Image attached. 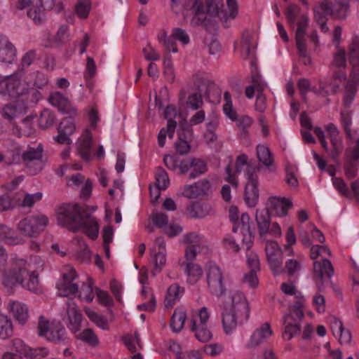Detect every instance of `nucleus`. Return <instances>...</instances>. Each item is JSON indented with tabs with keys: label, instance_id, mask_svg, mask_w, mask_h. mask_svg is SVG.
<instances>
[{
	"label": "nucleus",
	"instance_id": "f257e3e1",
	"mask_svg": "<svg viewBox=\"0 0 359 359\" xmlns=\"http://www.w3.org/2000/svg\"><path fill=\"white\" fill-rule=\"evenodd\" d=\"M222 325L226 334L232 332L240 323L247 321L250 317V306L243 292L236 291L231 297V304H224L222 313Z\"/></svg>",
	"mask_w": 359,
	"mask_h": 359
},
{
	"label": "nucleus",
	"instance_id": "f03ea898",
	"mask_svg": "<svg viewBox=\"0 0 359 359\" xmlns=\"http://www.w3.org/2000/svg\"><path fill=\"white\" fill-rule=\"evenodd\" d=\"M55 214L57 224L72 232L79 231L83 224V219L90 217L89 207L77 203L60 205L57 208Z\"/></svg>",
	"mask_w": 359,
	"mask_h": 359
},
{
	"label": "nucleus",
	"instance_id": "7ed1b4c3",
	"mask_svg": "<svg viewBox=\"0 0 359 359\" xmlns=\"http://www.w3.org/2000/svg\"><path fill=\"white\" fill-rule=\"evenodd\" d=\"M53 9L56 13H60L64 9L63 3L62 1L56 3L55 0H36L34 7L28 9L27 15L36 25H40L46 20V11Z\"/></svg>",
	"mask_w": 359,
	"mask_h": 359
},
{
	"label": "nucleus",
	"instance_id": "20e7f679",
	"mask_svg": "<svg viewBox=\"0 0 359 359\" xmlns=\"http://www.w3.org/2000/svg\"><path fill=\"white\" fill-rule=\"evenodd\" d=\"M207 283L211 294L220 297L225 294L226 288L223 272L217 265L211 262L208 264Z\"/></svg>",
	"mask_w": 359,
	"mask_h": 359
},
{
	"label": "nucleus",
	"instance_id": "39448f33",
	"mask_svg": "<svg viewBox=\"0 0 359 359\" xmlns=\"http://www.w3.org/2000/svg\"><path fill=\"white\" fill-rule=\"evenodd\" d=\"M48 223V219L46 215L29 216L19 222L18 229L25 236L34 237L41 233Z\"/></svg>",
	"mask_w": 359,
	"mask_h": 359
},
{
	"label": "nucleus",
	"instance_id": "423d86ee",
	"mask_svg": "<svg viewBox=\"0 0 359 359\" xmlns=\"http://www.w3.org/2000/svg\"><path fill=\"white\" fill-rule=\"evenodd\" d=\"M29 276V271L20 264H15L11 269L3 273V284L9 289H13L18 285L25 287V280Z\"/></svg>",
	"mask_w": 359,
	"mask_h": 359
},
{
	"label": "nucleus",
	"instance_id": "0eeeda50",
	"mask_svg": "<svg viewBox=\"0 0 359 359\" xmlns=\"http://www.w3.org/2000/svg\"><path fill=\"white\" fill-rule=\"evenodd\" d=\"M211 194V184L207 179H203L192 185H185L183 190V195L188 198H207Z\"/></svg>",
	"mask_w": 359,
	"mask_h": 359
},
{
	"label": "nucleus",
	"instance_id": "6e6552de",
	"mask_svg": "<svg viewBox=\"0 0 359 359\" xmlns=\"http://www.w3.org/2000/svg\"><path fill=\"white\" fill-rule=\"evenodd\" d=\"M334 267L331 262L327 259H323L322 262L315 261L313 262V276L315 278L318 279V290L319 292H324V276L328 278L334 275Z\"/></svg>",
	"mask_w": 359,
	"mask_h": 359
},
{
	"label": "nucleus",
	"instance_id": "1a4fd4ad",
	"mask_svg": "<svg viewBox=\"0 0 359 359\" xmlns=\"http://www.w3.org/2000/svg\"><path fill=\"white\" fill-rule=\"evenodd\" d=\"M348 58L352 66L351 78L355 84H359V36H355L348 46Z\"/></svg>",
	"mask_w": 359,
	"mask_h": 359
},
{
	"label": "nucleus",
	"instance_id": "9d476101",
	"mask_svg": "<svg viewBox=\"0 0 359 359\" xmlns=\"http://www.w3.org/2000/svg\"><path fill=\"white\" fill-rule=\"evenodd\" d=\"M49 102L54 106L57 107L62 113L69 114V117L65 118H71L76 115V109L72 105L70 101L60 92H55L50 95Z\"/></svg>",
	"mask_w": 359,
	"mask_h": 359
},
{
	"label": "nucleus",
	"instance_id": "9b49d317",
	"mask_svg": "<svg viewBox=\"0 0 359 359\" xmlns=\"http://www.w3.org/2000/svg\"><path fill=\"white\" fill-rule=\"evenodd\" d=\"M292 206V202L290 199L285 197L272 196L269 198L265 208L268 209L270 213L273 210L278 216L285 217L287 215L288 210Z\"/></svg>",
	"mask_w": 359,
	"mask_h": 359
},
{
	"label": "nucleus",
	"instance_id": "f8f14e48",
	"mask_svg": "<svg viewBox=\"0 0 359 359\" xmlns=\"http://www.w3.org/2000/svg\"><path fill=\"white\" fill-rule=\"evenodd\" d=\"M58 135L54 137V140L60 144H71L69 136L75 130V126L71 118H63L57 126Z\"/></svg>",
	"mask_w": 359,
	"mask_h": 359
},
{
	"label": "nucleus",
	"instance_id": "ddd939ff",
	"mask_svg": "<svg viewBox=\"0 0 359 359\" xmlns=\"http://www.w3.org/2000/svg\"><path fill=\"white\" fill-rule=\"evenodd\" d=\"M205 14L204 5L200 4L194 11V15L191 20V25L193 27L201 25L208 32H211L215 27V22L211 18L203 16Z\"/></svg>",
	"mask_w": 359,
	"mask_h": 359
},
{
	"label": "nucleus",
	"instance_id": "4468645a",
	"mask_svg": "<svg viewBox=\"0 0 359 359\" xmlns=\"http://www.w3.org/2000/svg\"><path fill=\"white\" fill-rule=\"evenodd\" d=\"M259 181H257L256 177H251V180H248L245 184L244 199L246 204L250 207L254 208L257 205L259 191L258 189Z\"/></svg>",
	"mask_w": 359,
	"mask_h": 359
},
{
	"label": "nucleus",
	"instance_id": "2eb2a0df",
	"mask_svg": "<svg viewBox=\"0 0 359 359\" xmlns=\"http://www.w3.org/2000/svg\"><path fill=\"white\" fill-rule=\"evenodd\" d=\"M240 227L243 236V242L246 245V250H249L253 243L255 233L251 228L250 217L247 212H243L240 218Z\"/></svg>",
	"mask_w": 359,
	"mask_h": 359
},
{
	"label": "nucleus",
	"instance_id": "dca6fc26",
	"mask_svg": "<svg viewBox=\"0 0 359 359\" xmlns=\"http://www.w3.org/2000/svg\"><path fill=\"white\" fill-rule=\"evenodd\" d=\"M29 84L20 80L9 78L8 79L7 95L11 98H17L18 100L26 95Z\"/></svg>",
	"mask_w": 359,
	"mask_h": 359
},
{
	"label": "nucleus",
	"instance_id": "f3484780",
	"mask_svg": "<svg viewBox=\"0 0 359 359\" xmlns=\"http://www.w3.org/2000/svg\"><path fill=\"white\" fill-rule=\"evenodd\" d=\"M72 304L74 305L73 302L67 303V313L69 319L67 327L71 331L76 333L81 330L83 316L76 306H72Z\"/></svg>",
	"mask_w": 359,
	"mask_h": 359
},
{
	"label": "nucleus",
	"instance_id": "a211bd4d",
	"mask_svg": "<svg viewBox=\"0 0 359 359\" xmlns=\"http://www.w3.org/2000/svg\"><path fill=\"white\" fill-rule=\"evenodd\" d=\"M283 325L285 330L284 336H287V340L292 337L299 336L301 333V325L299 322L294 318V316L289 313L283 316Z\"/></svg>",
	"mask_w": 359,
	"mask_h": 359
},
{
	"label": "nucleus",
	"instance_id": "6ab92c4d",
	"mask_svg": "<svg viewBox=\"0 0 359 359\" xmlns=\"http://www.w3.org/2000/svg\"><path fill=\"white\" fill-rule=\"evenodd\" d=\"M255 221L257 225L258 232L261 237L268 234L271 226V213L265 208L262 210H257Z\"/></svg>",
	"mask_w": 359,
	"mask_h": 359
},
{
	"label": "nucleus",
	"instance_id": "aec40b11",
	"mask_svg": "<svg viewBox=\"0 0 359 359\" xmlns=\"http://www.w3.org/2000/svg\"><path fill=\"white\" fill-rule=\"evenodd\" d=\"M272 334L273 331L271 329L270 324L269 323H264L260 328L254 332L248 346L251 348L257 347Z\"/></svg>",
	"mask_w": 359,
	"mask_h": 359
},
{
	"label": "nucleus",
	"instance_id": "412c9836",
	"mask_svg": "<svg viewBox=\"0 0 359 359\" xmlns=\"http://www.w3.org/2000/svg\"><path fill=\"white\" fill-rule=\"evenodd\" d=\"M190 217L194 219H202L210 215L212 212V206L205 202L195 201L187 208Z\"/></svg>",
	"mask_w": 359,
	"mask_h": 359
},
{
	"label": "nucleus",
	"instance_id": "4be33fe9",
	"mask_svg": "<svg viewBox=\"0 0 359 359\" xmlns=\"http://www.w3.org/2000/svg\"><path fill=\"white\" fill-rule=\"evenodd\" d=\"M82 137L78 142L77 151L83 160L89 162L91 160L92 134L89 130L86 129Z\"/></svg>",
	"mask_w": 359,
	"mask_h": 359
},
{
	"label": "nucleus",
	"instance_id": "5701e85b",
	"mask_svg": "<svg viewBox=\"0 0 359 359\" xmlns=\"http://www.w3.org/2000/svg\"><path fill=\"white\" fill-rule=\"evenodd\" d=\"M257 157L259 163L268 168L271 172H274V159L269 148L266 145L259 144L257 147Z\"/></svg>",
	"mask_w": 359,
	"mask_h": 359
},
{
	"label": "nucleus",
	"instance_id": "b1692460",
	"mask_svg": "<svg viewBox=\"0 0 359 359\" xmlns=\"http://www.w3.org/2000/svg\"><path fill=\"white\" fill-rule=\"evenodd\" d=\"M47 339L56 344H67L69 341L65 327L60 323L50 327Z\"/></svg>",
	"mask_w": 359,
	"mask_h": 359
},
{
	"label": "nucleus",
	"instance_id": "393cba45",
	"mask_svg": "<svg viewBox=\"0 0 359 359\" xmlns=\"http://www.w3.org/2000/svg\"><path fill=\"white\" fill-rule=\"evenodd\" d=\"M9 309L20 324L23 325L26 323L29 317L27 305L19 302H11L9 303Z\"/></svg>",
	"mask_w": 359,
	"mask_h": 359
},
{
	"label": "nucleus",
	"instance_id": "a878e982",
	"mask_svg": "<svg viewBox=\"0 0 359 359\" xmlns=\"http://www.w3.org/2000/svg\"><path fill=\"white\" fill-rule=\"evenodd\" d=\"M27 109V107L24 102H21L20 100H17L15 103L6 104L3 108V116L5 118L12 120L17 114L25 113Z\"/></svg>",
	"mask_w": 359,
	"mask_h": 359
},
{
	"label": "nucleus",
	"instance_id": "bb28decb",
	"mask_svg": "<svg viewBox=\"0 0 359 359\" xmlns=\"http://www.w3.org/2000/svg\"><path fill=\"white\" fill-rule=\"evenodd\" d=\"M0 240L10 245H19L22 239L15 235V231L6 225L0 224Z\"/></svg>",
	"mask_w": 359,
	"mask_h": 359
},
{
	"label": "nucleus",
	"instance_id": "cd10ccee",
	"mask_svg": "<svg viewBox=\"0 0 359 359\" xmlns=\"http://www.w3.org/2000/svg\"><path fill=\"white\" fill-rule=\"evenodd\" d=\"M191 331L195 332L196 338L201 342L205 343L212 338V332L207 328L206 325H196L195 318L191 320Z\"/></svg>",
	"mask_w": 359,
	"mask_h": 359
},
{
	"label": "nucleus",
	"instance_id": "c85d7f7f",
	"mask_svg": "<svg viewBox=\"0 0 359 359\" xmlns=\"http://www.w3.org/2000/svg\"><path fill=\"white\" fill-rule=\"evenodd\" d=\"M181 265L185 266L184 273L191 284L196 283L203 276V271L200 265L193 262H183Z\"/></svg>",
	"mask_w": 359,
	"mask_h": 359
},
{
	"label": "nucleus",
	"instance_id": "c756f323",
	"mask_svg": "<svg viewBox=\"0 0 359 359\" xmlns=\"http://www.w3.org/2000/svg\"><path fill=\"white\" fill-rule=\"evenodd\" d=\"M83 222L81 229H83L84 233L92 240L97 239L99 234V224L96 219L90 215L89 218L83 219Z\"/></svg>",
	"mask_w": 359,
	"mask_h": 359
},
{
	"label": "nucleus",
	"instance_id": "7c9ffc66",
	"mask_svg": "<svg viewBox=\"0 0 359 359\" xmlns=\"http://www.w3.org/2000/svg\"><path fill=\"white\" fill-rule=\"evenodd\" d=\"M187 318L186 312L180 309H175L170 321V327L175 333L180 332L184 325Z\"/></svg>",
	"mask_w": 359,
	"mask_h": 359
},
{
	"label": "nucleus",
	"instance_id": "2f4dec72",
	"mask_svg": "<svg viewBox=\"0 0 359 359\" xmlns=\"http://www.w3.org/2000/svg\"><path fill=\"white\" fill-rule=\"evenodd\" d=\"M13 335V327L11 319L4 314H0V339L6 340Z\"/></svg>",
	"mask_w": 359,
	"mask_h": 359
},
{
	"label": "nucleus",
	"instance_id": "473e14b6",
	"mask_svg": "<svg viewBox=\"0 0 359 359\" xmlns=\"http://www.w3.org/2000/svg\"><path fill=\"white\" fill-rule=\"evenodd\" d=\"M16 48L11 42L7 43L0 48V61L12 63L16 57Z\"/></svg>",
	"mask_w": 359,
	"mask_h": 359
},
{
	"label": "nucleus",
	"instance_id": "72a5a7b5",
	"mask_svg": "<svg viewBox=\"0 0 359 359\" xmlns=\"http://www.w3.org/2000/svg\"><path fill=\"white\" fill-rule=\"evenodd\" d=\"M331 4L328 0H324L319 7L314 8V18L317 23L327 20L326 17L330 14Z\"/></svg>",
	"mask_w": 359,
	"mask_h": 359
},
{
	"label": "nucleus",
	"instance_id": "f704fd0d",
	"mask_svg": "<svg viewBox=\"0 0 359 359\" xmlns=\"http://www.w3.org/2000/svg\"><path fill=\"white\" fill-rule=\"evenodd\" d=\"M56 117L55 114L53 111H50L49 109H45L41 111L39 116V127L43 130L49 128L51 126H53Z\"/></svg>",
	"mask_w": 359,
	"mask_h": 359
},
{
	"label": "nucleus",
	"instance_id": "c9c22d12",
	"mask_svg": "<svg viewBox=\"0 0 359 359\" xmlns=\"http://www.w3.org/2000/svg\"><path fill=\"white\" fill-rule=\"evenodd\" d=\"M76 337L93 347L97 346L99 344L97 335L94 331L90 328L85 329L79 334L76 335Z\"/></svg>",
	"mask_w": 359,
	"mask_h": 359
},
{
	"label": "nucleus",
	"instance_id": "e433bc0d",
	"mask_svg": "<svg viewBox=\"0 0 359 359\" xmlns=\"http://www.w3.org/2000/svg\"><path fill=\"white\" fill-rule=\"evenodd\" d=\"M191 168L192 170L189 175V179H194L199 175L204 174L208 170L205 162L203 160L197 158H193V166Z\"/></svg>",
	"mask_w": 359,
	"mask_h": 359
},
{
	"label": "nucleus",
	"instance_id": "4c0bfd02",
	"mask_svg": "<svg viewBox=\"0 0 359 359\" xmlns=\"http://www.w3.org/2000/svg\"><path fill=\"white\" fill-rule=\"evenodd\" d=\"M180 289L181 287L178 284H172L168 287L165 299V307L170 308L173 306L175 300L179 298Z\"/></svg>",
	"mask_w": 359,
	"mask_h": 359
},
{
	"label": "nucleus",
	"instance_id": "58836bf2",
	"mask_svg": "<svg viewBox=\"0 0 359 359\" xmlns=\"http://www.w3.org/2000/svg\"><path fill=\"white\" fill-rule=\"evenodd\" d=\"M43 146L39 144L36 149L29 147V149L22 154L23 161H41Z\"/></svg>",
	"mask_w": 359,
	"mask_h": 359
},
{
	"label": "nucleus",
	"instance_id": "ea45409f",
	"mask_svg": "<svg viewBox=\"0 0 359 359\" xmlns=\"http://www.w3.org/2000/svg\"><path fill=\"white\" fill-rule=\"evenodd\" d=\"M24 97L20 102H24L28 107L29 104H36L41 99V94L36 88L29 87Z\"/></svg>",
	"mask_w": 359,
	"mask_h": 359
},
{
	"label": "nucleus",
	"instance_id": "a19ab883",
	"mask_svg": "<svg viewBox=\"0 0 359 359\" xmlns=\"http://www.w3.org/2000/svg\"><path fill=\"white\" fill-rule=\"evenodd\" d=\"M85 312L89 319L95 323L98 327H102L104 330L109 329L108 322L102 316H100L97 313L91 311L88 308L85 309Z\"/></svg>",
	"mask_w": 359,
	"mask_h": 359
},
{
	"label": "nucleus",
	"instance_id": "79ce46f5",
	"mask_svg": "<svg viewBox=\"0 0 359 359\" xmlns=\"http://www.w3.org/2000/svg\"><path fill=\"white\" fill-rule=\"evenodd\" d=\"M281 255H274L272 256H269L267 257V261L270 267V269L273 271L275 275H280L284 272V270L282 269L283 261L280 257Z\"/></svg>",
	"mask_w": 359,
	"mask_h": 359
},
{
	"label": "nucleus",
	"instance_id": "37998d69",
	"mask_svg": "<svg viewBox=\"0 0 359 359\" xmlns=\"http://www.w3.org/2000/svg\"><path fill=\"white\" fill-rule=\"evenodd\" d=\"M91 3L89 0H79L75 5L74 12L81 18H87L90 11Z\"/></svg>",
	"mask_w": 359,
	"mask_h": 359
},
{
	"label": "nucleus",
	"instance_id": "c03bdc74",
	"mask_svg": "<svg viewBox=\"0 0 359 359\" xmlns=\"http://www.w3.org/2000/svg\"><path fill=\"white\" fill-rule=\"evenodd\" d=\"M224 99L226 103L223 106L224 114L232 121H236L238 116L236 112L233 109L231 94L226 91L224 94Z\"/></svg>",
	"mask_w": 359,
	"mask_h": 359
},
{
	"label": "nucleus",
	"instance_id": "a18cd8bd",
	"mask_svg": "<svg viewBox=\"0 0 359 359\" xmlns=\"http://www.w3.org/2000/svg\"><path fill=\"white\" fill-rule=\"evenodd\" d=\"M169 184V178L165 170L158 167L156 173V185L161 189H166Z\"/></svg>",
	"mask_w": 359,
	"mask_h": 359
},
{
	"label": "nucleus",
	"instance_id": "49530a36",
	"mask_svg": "<svg viewBox=\"0 0 359 359\" xmlns=\"http://www.w3.org/2000/svg\"><path fill=\"white\" fill-rule=\"evenodd\" d=\"M354 82L352 81L351 79V81H349L346 86V92L344 98V104L346 107H348L352 101L353 100L355 93H356V86Z\"/></svg>",
	"mask_w": 359,
	"mask_h": 359
},
{
	"label": "nucleus",
	"instance_id": "de8ad7c7",
	"mask_svg": "<svg viewBox=\"0 0 359 359\" xmlns=\"http://www.w3.org/2000/svg\"><path fill=\"white\" fill-rule=\"evenodd\" d=\"M13 349L15 350V353H19L20 355L25 358L30 353L31 348L27 346L20 339H15L12 341Z\"/></svg>",
	"mask_w": 359,
	"mask_h": 359
},
{
	"label": "nucleus",
	"instance_id": "09e8293b",
	"mask_svg": "<svg viewBox=\"0 0 359 359\" xmlns=\"http://www.w3.org/2000/svg\"><path fill=\"white\" fill-rule=\"evenodd\" d=\"M359 167V161L348 158L344 165L345 175L348 179L356 177Z\"/></svg>",
	"mask_w": 359,
	"mask_h": 359
},
{
	"label": "nucleus",
	"instance_id": "8fccbe9b",
	"mask_svg": "<svg viewBox=\"0 0 359 359\" xmlns=\"http://www.w3.org/2000/svg\"><path fill=\"white\" fill-rule=\"evenodd\" d=\"M166 263L165 253L163 251L159 250L154 254V269L151 271V274L155 276L156 272L159 273L161 271L163 266Z\"/></svg>",
	"mask_w": 359,
	"mask_h": 359
},
{
	"label": "nucleus",
	"instance_id": "3c124183",
	"mask_svg": "<svg viewBox=\"0 0 359 359\" xmlns=\"http://www.w3.org/2000/svg\"><path fill=\"white\" fill-rule=\"evenodd\" d=\"M187 107L191 108L194 110H197L201 108L203 104L202 95L200 93H191L189 97L186 102Z\"/></svg>",
	"mask_w": 359,
	"mask_h": 359
},
{
	"label": "nucleus",
	"instance_id": "603ef678",
	"mask_svg": "<svg viewBox=\"0 0 359 359\" xmlns=\"http://www.w3.org/2000/svg\"><path fill=\"white\" fill-rule=\"evenodd\" d=\"M226 4L228 8L229 9V15H227L226 13L222 11L221 14H223V16H220V19H224L225 22L228 18L235 19L237 17L238 13V4L236 0H226Z\"/></svg>",
	"mask_w": 359,
	"mask_h": 359
},
{
	"label": "nucleus",
	"instance_id": "864d4df0",
	"mask_svg": "<svg viewBox=\"0 0 359 359\" xmlns=\"http://www.w3.org/2000/svg\"><path fill=\"white\" fill-rule=\"evenodd\" d=\"M341 121L342 127L345 131L346 135L348 139H353V135L351 133V126L352 123L351 116L349 112L341 111Z\"/></svg>",
	"mask_w": 359,
	"mask_h": 359
},
{
	"label": "nucleus",
	"instance_id": "5fc2aeb1",
	"mask_svg": "<svg viewBox=\"0 0 359 359\" xmlns=\"http://www.w3.org/2000/svg\"><path fill=\"white\" fill-rule=\"evenodd\" d=\"M93 279L91 277L88 278V283H83L81 287V293L84 294V299L88 302H91L94 299L93 295Z\"/></svg>",
	"mask_w": 359,
	"mask_h": 359
},
{
	"label": "nucleus",
	"instance_id": "6e6d98bb",
	"mask_svg": "<svg viewBox=\"0 0 359 359\" xmlns=\"http://www.w3.org/2000/svg\"><path fill=\"white\" fill-rule=\"evenodd\" d=\"M27 280V281L26 282V284H25L24 287H27L29 290L38 293L39 292V289L38 287V273L36 271H33L31 273H29Z\"/></svg>",
	"mask_w": 359,
	"mask_h": 359
},
{
	"label": "nucleus",
	"instance_id": "4d7b16f0",
	"mask_svg": "<svg viewBox=\"0 0 359 359\" xmlns=\"http://www.w3.org/2000/svg\"><path fill=\"white\" fill-rule=\"evenodd\" d=\"M95 292L98 299V302L100 304L104 305L106 306H111L114 304V301L111 297L109 295L108 292L98 287H95Z\"/></svg>",
	"mask_w": 359,
	"mask_h": 359
},
{
	"label": "nucleus",
	"instance_id": "13d9d810",
	"mask_svg": "<svg viewBox=\"0 0 359 359\" xmlns=\"http://www.w3.org/2000/svg\"><path fill=\"white\" fill-rule=\"evenodd\" d=\"M68 37V27L67 25L61 26L55 36L54 43L57 47L62 46L65 43V39Z\"/></svg>",
	"mask_w": 359,
	"mask_h": 359
},
{
	"label": "nucleus",
	"instance_id": "bf43d9fd",
	"mask_svg": "<svg viewBox=\"0 0 359 359\" xmlns=\"http://www.w3.org/2000/svg\"><path fill=\"white\" fill-rule=\"evenodd\" d=\"M247 264L250 271L258 272L260 271V264L258 255L252 252L247 255Z\"/></svg>",
	"mask_w": 359,
	"mask_h": 359
},
{
	"label": "nucleus",
	"instance_id": "052dcab7",
	"mask_svg": "<svg viewBox=\"0 0 359 359\" xmlns=\"http://www.w3.org/2000/svg\"><path fill=\"white\" fill-rule=\"evenodd\" d=\"M238 208L236 206H231L229 208V219L233 224L232 231L236 233L240 227V219H238Z\"/></svg>",
	"mask_w": 359,
	"mask_h": 359
},
{
	"label": "nucleus",
	"instance_id": "680f3d73",
	"mask_svg": "<svg viewBox=\"0 0 359 359\" xmlns=\"http://www.w3.org/2000/svg\"><path fill=\"white\" fill-rule=\"evenodd\" d=\"M257 272L250 271L243 276L242 282L248 283L252 289L257 287L259 285V279L257 278Z\"/></svg>",
	"mask_w": 359,
	"mask_h": 359
},
{
	"label": "nucleus",
	"instance_id": "e2e57ef3",
	"mask_svg": "<svg viewBox=\"0 0 359 359\" xmlns=\"http://www.w3.org/2000/svg\"><path fill=\"white\" fill-rule=\"evenodd\" d=\"M175 148L177 154L181 156L186 155L189 154L191 150L190 142L177 140L175 143Z\"/></svg>",
	"mask_w": 359,
	"mask_h": 359
},
{
	"label": "nucleus",
	"instance_id": "0e129e2a",
	"mask_svg": "<svg viewBox=\"0 0 359 359\" xmlns=\"http://www.w3.org/2000/svg\"><path fill=\"white\" fill-rule=\"evenodd\" d=\"M172 36L174 39L180 41L183 45L189 43V36L185 30L182 28H174L172 32Z\"/></svg>",
	"mask_w": 359,
	"mask_h": 359
},
{
	"label": "nucleus",
	"instance_id": "69168bd1",
	"mask_svg": "<svg viewBox=\"0 0 359 359\" xmlns=\"http://www.w3.org/2000/svg\"><path fill=\"white\" fill-rule=\"evenodd\" d=\"M266 257L272 256L276 254L282 255V250L278 243L275 241H267L265 248Z\"/></svg>",
	"mask_w": 359,
	"mask_h": 359
},
{
	"label": "nucleus",
	"instance_id": "338daca9",
	"mask_svg": "<svg viewBox=\"0 0 359 359\" xmlns=\"http://www.w3.org/2000/svg\"><path fill=\"white\" fill-rule=\"evenodd\" d=\"M333 184L344 196L350 197L351 193L343 179L339 177L333 178Z\"/></svg>",
	"mask_w": 359,
	"mask_h": 359
},
{
	"label": "nucleus",
	"instance_id": "774afa93",
	"mask_svg": "<svg viewBox=\"0 0 359 359\" xmlns=\"http://www.w3.org/2000/svg\"><path fill=\"white\" fill-rule=\"evenodd\" d=\"M48 353V350L45 347H40L37 348H32L30 353L25 356L27 359H41L46 357Z\"/></svg>",
	"mask_w": 359,
	"mask_h": 359
}]
</instances>
